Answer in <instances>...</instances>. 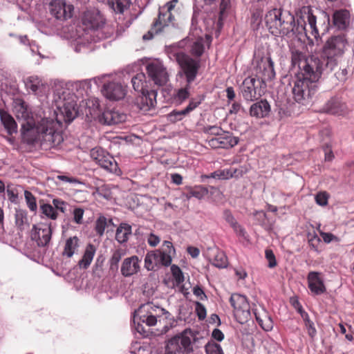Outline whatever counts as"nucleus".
Masks as SVG:
<instances>
[{"instance_id": "obj_26", "label": "nucleus", "mask_w": 354, "mask_h": 354, "mask_svg": "<svg viewBox=\"0 0 354 354\" xmlns=\"http://www.w3.org/2000/svg\"><path fill=\"white\" fill-rule=\"evenodd\" d=\"M270 111V106L266 100H260L253 104L250 109V115L257 118L268 116Z\"/></svg>"}, {"instance_id": "obj_64", "label": "nucleus", "mask_w": 354, "mask_h": 354, "mask_svg": "<svg viewBox=\"0 0 354 354\" xmlns=\"http://www.w3.org/2000/svg\"><path fill=\"white\" fill-rule=\"evenodd\" d=\"M208 145L212 148H221L219 137L218 138H212L207 140Z\"/></svg>"}, {"instance_id": "obj_10", "label": "nucleus", "mask_w": 354, "mask_h": 354, "mask_svg": "<svg viewBox=\"0 0 354 354\" xmlns=\"http://www.w3.org/2000/svg\"><path fill=\"white\" fill-rule=\"evenodd\" d=\"M254 71L261 84L272 80L276 75L274 69V62L270 57H261L255 60Z\"/></svg>"}, {"instance_id": "obj_6", "label": "nucleus", "mask_w": 354, "mask_h": 354, "mask_svg": "<svg viewBox=\"0 0 354 354\" xmlns=\"http://www.w3.org/2000/svg\"><path fill=\"white\" fill-rule=\"evenodd\" d=\"M196 335L191 329H185L179 335L170 339L166 346L165 354H188L193 351L192 342Z\"/></svg>"}, {"instance_id": "obj_21", "label": "nucleus", "mask_w": 354, "mask_h": 354, "mask_svg": "<svg viewBox=\"0 0 354 354\" xmlns=\"http://www.w3.org/2000/svg\"><path fill=\"white\" fill-rule=\"evenodd\" d=\"M141 93L142 96L138 102L140 109L143 111H147L154 108L156 104V90L148 88Z\"/></svg>"}, {"instance_id": "obj_31", "label": "nucleus", "mask_w": 354, "mask_h": 354, "mask_svg": "<svg viewBox=\"0 0 354 354\" xmlns=\"http://www.w3.org/2000/svg\"><path fill=\"white\" fill-rule=\"evenodd\" d=\"M219 140L223 149H230L236 146L239 142V138L234 136L232 133L225 131L219 136Z\"/></svg>"}, {"instance_id": "obj_34", "label": "nucleus", "mask_w": 354, "mask_h": 354, "mask_svg": "<svg viewBox=\"0 0 354 354\" xmlns=\"http://www.w3.org/2000/svg\"><path fill=\"white\" fill-rule=\"evenodd\" d=\"M187 192L186 193L187 198L189 199L194 197L198 200L203 198L208 194V189L203 185H196L194 187H189L187 188Z\"/></svg>"}, {"instance_id": "obj_11", "label": "nucleus", "mask_w": 354, "mask_h": 354, "mask_svg": "<svg viewBox=\"0 0 354 354\" xmlns=\"http://www.w3.org/2000/svg\"><path fill=\"white\" fill-rule=\"evenodd\" d=\"M261 84V82L255 77L245 78L240 86L243 97L247 101H254L259 98L263 93Z\"/></svg>"}, {"instance_id": "obj_52", "label": "nucleus", "mask_w": 354, "mask_h": 354, "mask_svg": "<svg viewBox=\"0 0 354 354\" xmlns=\"http://www.w3.org/2000/svg\"><path fill=\"white\" fill-rule=\"evenodd\" d=\"M265 255L267 261H268V267L270 268L276 267L277 263L273 251L270 249H267L265 251Z\"/></svg>"}, {"instance_id": "obj_20", "label": "nucleus", "mask_w": 354, "mask_h": 354, "mask_svg": "<svg viewBox=\"0 0 354 354\" xmlns=\"http://www.w3.org/2000/svg\"><path fill=\"white\" fill-rule=\"evenodd\" d=\"M82 24L85 29L96 30L102 26L104 19L101 15L97 12L87 11L84 13L82 17Z\"/></svg>"}, {"instance_id": "obj_48", "label": "nucleus", "mask_w": 354, "mask_h": 354, "mask_svg": "<svg viewBox=\"0 0 354 354\" xmlns=\"http://www.w3.org/2000/svg\"><path fill=\"white\" fill-rule=\"evenodd\" d=\"M107 226L106 218L104 216H100L95 221V230L97 235L102 236Z\"/></svg>"}, {"instance_id": "obj_28", "label": "nucleus", "mask_w": 354, "mask_h": 354, "mask_svg": "<svg viewBox=\"0 0 354 354\" xmlns=\"http://www.w3.org/2000/svg\"><path fill=\"white\" fill-rule=\"evenodd\" d=\"M0 119L9 135L17 132V127L14 118L3 109H0Z\"/></svg>"}, {"instance_id": "obj_45", "label": "nucleus", "mask_w": 354, "mask_h": 354, "mask_svg": "<svg viewBox=\"0 0 354 354\" xmlns=\"http://www.w3.org/2000/svg\"><path fill=\"white\" fill-rule=\"evenodd\" d=\"M24 197L29 209L31 212H35L37 209L35 196L30 191L25 190Z\"/></svg>"}, {"instance_id": "obj_60", "label": "nucleus", "mask_w": 354, "mask_h": 354, "mask_svg": "<svg viewBox=\"0 0 354 354\" xmlns=\"http://www.w3.org/2000/svg\"><path fill=\"white\" fill-rule=\"evenodd\" d=\"M308 335L313 339L317 335V330L314 326L313 322H308L305 324Z\"/></svg>"}, {"instance_id": "obj_12", "label": "nucleus", "mask_w": 354, "mask_h": 354, "mask_svg": "<svg viewBox=\"0 0 354 354\" xmlns=\"http://www.w3.org/2000/svg\"><path fill=\"white\" fill-rule=\"evenodd\" d=\"M146 70L149 77L155 84L162 86L167 82L169 75L166 68L161 62L158 61L150 62L147 65Z\"/></svg>"}, {"instance_id": "obj_43", "label": "nucleus", "mask_w": 354, "mask_h": 354, "mask_svg": "<svg viewBox=\"0 0 354 354\" xmlns=\"http://www.w3.org/2000/svg\"><path fill=\"white\" fill-rule=\"evenodd\" d=\"M8 200L14 204H17L19 202V192L17 188L13 185L8 184L6 187V191Z\"/></svg>"}, {"instance_id": "obj_39", "label": "nucleus", "mask_w": 354, "mask_h": 354, "mask_svg": "<svg viewBox=\"0 0 354 354\" xmlns=\"http://www.w3.org/2000/svg\"><path fill=\"white\" fill-rule=\"evenodd\" d=\"M223 218L225 221L233 228L236 233L239 235L244 234V229L239 224L229 209H225L223 212Z\"/></svg>"}, {"instance_id": "obj_15", "label": "nucleus", "mask_w": 354, "mask_h": 354, "mask_svg": "<svg viewBox=\"0 0 354 354\" xmlns=\"http://www.w3.org/2000/svg\"><path fill=\"white\" fill-rule=\"evenodd\" d=\"M322 109L325 113L338 116H345L350 113L346 103L339 97H331L324 104Z\"/></svg>"}, {"instance_id": "obj_49", "label": "nucleus", "mask_w": 354, "mask_h": 354, "mask_svg": "<svg viewBox=\"0 0 354 354\" xmlns=\"http://www.w3.org/2000/svg\"><path fill=\"white\" fill-rule=\"evenodd\" d=\"M204 100L203 96H197L196 97H193L189 100V104L184 109V112L183 113H189L191 111L194 110L196 107H198Z\"/></svg>"}, {"instance_id": "obj_56", "label": "nucleus", "mask_w": 354, "mask_h": 354, "mask_svg": "<svg viewBox=\"0 0 354 354\" xmlns=\"http://www.w3.org/2000/svg\"><path fill=\"white\" fill-rule=\"evenodd\" d=\"M321 242L320 239L317 234L310 235L308 238V244L310 247L314 250H318V246Z\"/></svg>"}, {"instance_id": "obj_40", "label": "nucleus", "mask_w": 354, "mask_h": 354, "mask_svg": "<svg viewBox=\"0 0 354 354\" xmlns=\"http://www.w3.org/2000/svg\"><path fill=\"white\" fill-rule=\"evenodd\" d=\"M212 265L218 268H224L227 266V258L225 254L221 250H216L214 252V257L210 260Z\"/></svg>"}, {"instance_id": "obj_24", "label": "nucleus", "mask_w": 354, "mask_h": 354, "mask_svg": "<svg viewBox=\"0 0 354 354\" xmlns=\"http://www.w3.org/2000/svg\"><path fill=\"white\" fill-rule=\"evenodd\" d=\"M351 14L346 9L335 10L333 15V23L339 30H345L349 25Z\"/></svg>"}, {"instance_id": "obj_38", "label": "nucleus", "mask_w": 354, "mask_h": 354, "mask_svg": "<svg viewBox=\"0 0 354 354\" xmlns=\"http://www.w3.org/2000/svg\"><path fill=\"white\" fill-rule=\"evenodd\" d=\"M307 22L310 30V34L316 40L320 39L319 28L317 26V17L313 14L312 9L308 8Z\"/></svg>"}, {"instance_id": "obj_32", "label": "nucleus", "mask_w": 354, "mask_h": 354, "mask_svg": "<svg viewBox=\"0 0 354 354\" xmlns=\"http://www.w3.org/2000/svg\"><path fill=\"white\" fill-rule=\"evenodd\" d=\"M133 88L136 91L142 93L148 89L145 74L143 73H137L131 79Z\"/></svg>"}, {"instance_id": "obj_44", "label": "nucleus", "mask_w": 354, "mask_h": 354, "mask_svg": "<svg viewBox=\"0 0 354 354\" xmlns=\"http://www.w3.org/2000/svg\"><path fill=\"white\" fill-rule=\"evenodd\" d=\"M131 3V0H115L112 3L113 10L118 13H123L127 10Z\"/></svg>"}, {"instance_id": "obj_8", "label": "nucleus", "mask_w": 354, "mask_h": 354, "mask_svg": "<svg viewBox=\"0 0 354 354\" xmlns=\"http://www.w3.org/2000/svg\"><path fill=\"white\" fill-rule=\"evenodd\" d=\"M230 302L234 308V315L236 320L243 324L250 319V306L245 296L234 293L230 299Z\"/></svg>"}, {"instance_id": "obj_17", "label": "nucleus", "mask_w": 354, "mask_h": 354, "mask_svg": "<svg viewBox=\"0 0 354 354\" xmlns=\"http://www.w3.org/2000/svg\"><path fill=\"white\" fill-rule=\"evenodd\" d=\"M102 92L109 100L118 101L122 99L125 94V88L119 82H109L104 84Z\"/></svg>"}, {"instance_id": "obj_54", "label": "nucleus", "mask_w": 354, "mask_h": 354, "mask_svg": "<svg viewBox=\"0 0 354 354\" xmlns=\"http://www.w3.org/2000/svg\"><path fill=\"white\" fill-rule=\"evenodd\" d=\"M196 308L195 310L196 313V315L198 316V318L200 320H203L206 317V308L201 303L196 301Z\"/></svg>"}, {"instance_id": "obj_35", "label": "nucleus", "mask_w": 354, "mask_h": 354, "mask_svg": "<svg viewBox=\"0 0 354 354\" xmlns=\"http://www.w3.org/2000/svg\"><path fill=\"white\" fill-rule=\"evenodd\" d=\"M165 12L163 11L162 9H160L158 17L153 23V28L155 30L156 32H160L163 28L167 26L174 19V18L168 19L167 15H165Z\"/></svg>"}, {"instance_id": "obj_51", "label": "nucleus", "mask_w": 354, "mask_h": 354, "mask_svg": "<svg viewBox=\"0 0 354 354\" xmlns=\"http://www.w3.org/2000/svg\"><path fill=\"white\" fill-rule=\"evenodd\" d=\"M205 348L207 354H223L221 346L213 342H208Z\"/></svg>"}, {"instance_id": "obj_3", "label": "nucleus", "mask_w": 354, "mask_h": 354, "mask_svg": "<svg viewBox=\"0 0 354 354\" xmlns=\"http://www.w3.org/2000/svg\"><path fill=\"white\" fill-rule=\"evenodd\" d=\"M348 46V41L344 33L334 35L328 37L322 47L321 57L313 55L321 63L322 72L325 70L328 72L333 71L338 66Z\"/></svg>"}, {"instance_id": "obj_29", "label": "nucleus", "mask_w": 354, "mask_h": 354, "mask_svg": "<svg viewBox=\"0 0 354 354\" xmlns=\"http://www.w3.org/2000/svg\"><path fill=\"white\" fill-rule=\"evenodd\" d=\"M131 233V226L128 223H122L116 230L115 240L120 243H124L127 242Z\"/></svg>"}, {"instance_id": "obj_42", "label": "nucleus", "mask_w": 354, "mask_h": 354, "mask_svg": "<svg viewBox=\"0 0 354 354\" xmlns=\"http://www.w3.org/2000/svg\"><path fill=\"white\" fill-rule=\"evenodd\" d=\"M204 50L203 39L200 38L193 43L190 53L194 57L199 58L203 54Z\"/></svg>"}, {"instance_id": "obj_5", "label": "nucleus", "mask_w": 354, "mask_h": 354, "mask_svg": "<svg viewBox=\"0 0 354 354\" xmlns=\"http://www.w3.org/2000/svg\"><path fill=\"white\" fill-rule=\"evenodd\" d=\"M175 248L171 241H165L162 248L147 253L145 258V267L147 270H153L160 266H169L171 263V255Z\"/></svg>"}, {"instance_id": "obj_25", "label": "nucleus", "mask_w": 354, "mask_h": 354, "mask_svg": "<svg viewBox=\"0 0 354 354\" xmlns=\"http://www.w3.org/2000/svg\"><path fill=\"white\" fill-rule=\"evenodd\" d=\"M252 313L257 322L263 330L266 331L272 330L273 326L272 321L263 308L255 307L252 308Z\"/></svg>"}, {"instance_id": "obj_9", "label": "nucleus", "mask_w": 354, "mask_h": 354, "mask_svg": "<svg viewBox=\"0 0 354 354\" xmlns=\"http://www.w3.org/2000/svg\"><path fill=\"white\" fill-rule=\"evenodd\" d=\"M91 158L102 168L110 173L120 174V169L114 158L102 148H93L91 151Z\"/></svg>"}, {"instance_id": "obj_62", "label": "nucleus", "mask_w": 354, "mask_h": 354, "mask_svg": "<svg viewBox=\"0 0 354 354\" xmlns=\"http://www.w3.org/2000/svg\"><path fill=\"white\" fill-rule=\"evenodd\" d=\"M160 238L153 233H151L147 239V242L150 246L155 247L160 243Z\"/></svg>"}, {"instance_id": "obj_53", "label": "nucleus", "mask_w": 354, "mask_h": 354, "mask_svg": "<svg viewBox=\"0 0 354 354\" xmlns=\"http://www.w3.org/2000/svg\"><path fill=\"white\" fill-rule=\"evenodd\" d=\"M328 197L329 196L327 192H321L317 193L315 196V201L318 205L325 206L328 204Z\"/></svg>"}, {"instance_id": "obj_57", "label": "nucleus", "mask_w": 354, "mask_h": 354, "mask_svg": "<svg viewBox=\"0 0 354 354\" xmlns=\"http://www.w3.org/2000/svg\"><path fill=\"white\" fill-rule=\"evenodd\" d=\"M329 21H330L329 16L326 12H324L322 14V17H320L319 19V24L321 26V28L323 29L324 31H326L328 30Z\"/></svg>"}, {"instance_id": "obj_47", "label": "nucleus", "mask_w": 354, "mask_h": 354, "mask_svg": "<svg viewBox=\"0 0 354 354\" xmlns=\"http://www.w3.org/2000/svg\"><path fill=\"white\" fill-rule=\"evenodd\" d=\"M41 213L51 219H56L57 212L55 208L50 204H43L40 205Z\"/></svg>"}, {"instance_id": "obj_13", "label": "nucleus", "mask_w": 354, "mask_h": 354, "mask_svg": "<svg viewBox=\"0 0 354 354\" xmlns=\"http://www.w3.org/2000/svg\"><path fill=\"white\" fill-rule=\"evenodd\" d=\"M49 10L57 19L65 21L73 17L74 6L64 0H53L49 3Z\"/></svg>"}, {"instance_id": "obj_33", "label": "nucleus", "mask_w": 354, "mask_h": 354, "mask_svg": "<svg viewBox=\"0 0 354 354\" xmlns=\"http://www.w3.org/2000/svg\"><path fill=\"white\" fill-rule=\"evenodd\" d=\"M95 252V247L93 244H88L86 247L82 259L79 262L80 266L85 269L87 268L91 263Z\"/></svg>"}, {"instance_id": "obj_23", "label": "nucleus", "mask_w": 354, "mask_h": 354, "mask_svg": "<svg viewBox=\"0 0 354 354\" xmlns=\"http://www.w3.org/2000/svg\"><path fill=\"white\" fill-rule=\"evenodd\" d=\"M25 85L28 90L39 96L44 95L47 89V85L37 76L28 77L25 81Z\"/></svg>"}, {"instance_id": "obj_55", "label": "nucleus", "mask_w": 354, "mask_h": 354, "mask_svg": "<svg viewBox=\"0 0 354 354\" xmlns=\"http://www.w3.org/2000/svg\"><path fill=\"white\" fill-rule=\"evenodd\" d=\"M84 211L82 208H75L73 210V220L77 224L83 223V216Z\"/></svg>"}, {"instance_id": "obj_41", "label": "nucleus", "mask_w": 354, "mask_h": 354, "mask_svg": "<svg viewBox=\"0 0 354 354\" xmlns=\"http://www.w3.org/2000/svg\"><path fill=\"white\" fill-rule=\"evenodd\" d=\"M125 254V250L122 248L116 249L109 260L110 270H117L118 268V263L122 257Z\"/></svg>"}, {"instance_id": "obj_50", "label": "nucleus", "mask_w": 354, "mask_h": 354, "mask_svg": "<svg viewBox=\"0 0 354 354\" xmlns=\"http://www.w3.org/2000/svg\"><path fill=\"white\" fill-rule=\"evenodd\" d=\"M171 272L174 279L177 285H180L184 281V275L180 268L176 265L171 266Z\"/></svg>"}, {"instance_id": "obj_16", "label": "nucleus", "mask_w": 354, "mask_h": 354, "mask_svg": "<svg viewBox=\"0 0 354 354\" xmlns=\"http://www.w3.org/2000/svg\"><path fill=\"white\" fill-rule=\"evenodd\" d=\"M158 310H159V308L154 306L152 303H147L141 305L137 313L140 321L146 323L149 326H153L157 323L156 311Z\"/></svg>"}, {"instance_id": "obj_63", "label": "nucleus", "mask_w": 354, "mask_h": 354, "mask_svg": "<svg viewBox=\"0 0 354 354\" xmlns=\"http://www.w3.org/2000/svg\"><path fill=\"white\" fill-rule=\"evenodd\" d=\"M320 235L323 239L324 241L326 243H329L334 240H337V238L331 233L321 232Z\"/></svg>"}, {"instance_id": "obj_1", "label": "nucleus", "mask_w": 354, "mask_h": 354, "mask_svg": "<svg viewBox=\"0 0 354 354\" xmlns=\"http://www.w3.org/2000/svg\"><path fill=\"white\" fill-rule=\"evenodd\" d=\"M291 62L294 68H298L292 88L293 97L298 103L305 104L316 91V83L323 73L322 64L313 56L306 57L299 50L292 51Z\"/></svg>"}, {"instance_id": "obj_2", "label": "nucleus", "mask_w": 354, "mask_h": 354, "mask_svg": "<svg viewBox=\"0 0 354 354\" xmlns=\"http://www.w3.org/2000/svg\"><path fill=\"white\" fill-rule=\"evenodd\" d=\"M61 123L54 119L44 118L34 125L27 123L22 126L21 137L28 145L39 144L44 149L59 146L64 140L59 131Z\"/></svg>"}, {"instance_id": "obj_58", "label": "nucleus", "mask_w": 354, "mask_h": 354, "mask_svg": "<svg viewBox=\"0 0 354 354\" xmlns=\"http://www.w3.org/2000/svg\"><path fill=\"white\" fill-rule=\"evenodd\" d=\"M205 132H207L211 135L218 136L219 137L225 131L219 127L209 126L205 129Z\"/></svg>"}, {"instance_id": "obj_14", "label": "nucleus", "mask_w": 354, "mask_h": 354, "mask_svg": "<svg viewBox=\"0 0 354 354\" xmlns=\"http://www.w3.org/2000/svg\"><path fill=\"white\" fill-rule=\"evenodd\" d=\"M51 235L52 230L49 224L41 223L32 227L31 238L39 247L46 246L51 239Z\"/></svg>"}, {"instance_id": "obj_22", "label": "nucleus", "mask_w": 354, "mask_h": 354, "mask_svg": "<svg viewBox=\"0 0 354 354\" xmlns=\"http://www.w3.org/2000/svg\"><path fill=\"white\" fill-rule=\"evenodd\" d=\"M140 260L137 256L124 259L121 266V274L124 277H130L140 271Z\"/></svg>"}, {"instance_id": "obj_18", "label": "nucleus", "mask_w": 354, "mask_h": 354, "mask_svg": "<svg viewBox=\"0 0 354 354\" xmlns=\"http://www.w3.org/2000/svg\"><path fill=\"white\" fill-rule=\"evenodd\" d=\"M57 108L66 122H71L77 115V104L73 99H64L57 105Z\"/></svg>"}, {"instance_id": "obj_37", "label": "nucleus", "mask_w": 354, "mask_h": 354, "mask_svg": "<svg viewBox=\"0 0 354 354\" xmlns=\"http://www.w3.org/2000/svg\"><path fill=\"white\" fill-rule=\"evenodd\" d=\"M102 118L104 123L109 125L115 124L124 120V115H120L115 111L108 110L102 113Z\"/></svg>"}, {"instance_id": "obj_30", "label": "nucleus", "mask_w": 354, "mask_h": 354, "mask_svg": "<svg viewBox=\"0 0 354 354\" xmlns=\"http://www.w3.org/2000/svg\"><path fill=\"white\" fill-rule=\"evenodd\" d=\"M15 220V225L20 231H23L26 227H29L28 213L25 209H16Z\"/></svg>"}, {"instance_id": "obj_61", "label": "nucleus", "mask_w": 354, "mask_h": 354, "mask_svg": "<svg viewBox=\"0 0 354 354\" xmlns=\"http://www.w3.org/2000/svg\"><path fill=\"white\" fill-rule=\"evenodd\" d=\"M193 293L201 300H204L207 298L203 290L198 286L194 287Z\"/></svg>"}, {"instance_id": "obj_19", "label": "nucleus", "mask_w": 354, "mask_h": 354, "mask_svg": "<svg viewBox=\"0 0 354 354\" xmlns=\"http://www.w3.org/2000/svg\"><path fill=\"white\" fill-rule=\"evenodd\" d=\"M307 280L308 288L315 295H319L326 292V289L321 277V273L311 271L308 274Z\"/></svg>"}, {"instance_id": "obj_36", "label": "nucleus", "mask_w": 354, "mask_h": 354, "mask_svg": "<svg viewBox=\"0 0 354 354\" xmlns=\"http://www.w3.org/2000/svg\"><path fill=\"white\" fill-rule=\"evenodd\" d=\"M79 239L75 236L68 238L66 241L63 255L69 258L71 257L79 247Z\"/></svg>"}, {"instance_id": "obj_4", "label": "nucleus", "mask_w": 354, "mask_h": 354, "mask_svg": "<svg viewBox=\"0 0 354 354\" xmlns=\"http://www.w3.org/2000/svg\"><path fill=\"white\" fill-rule=\"evenodd\" d=\"M265 23L268 31L274 36L283 37L295 32V21L294 15L281 10L274 8L265 16Z\"/></svg>"}, {"instance_id": "obj_7", "label": "nucleus", "mask_w": 354, "mask_h": 354, "mask_svg": "<svg viewBox=\"0 0 354 354\" xmlns=\"http://www.w3.org/2000/svg\"><path fill=\"white\" fill-rule=\"evenodd\" d=\"M174 57L185 77L186 82L191 84L196 80L201 68L200 60L192 58L182 51L175 53Z\"/></svg>"}, {"instance_id": "obj_59", "label": "nucleus", "mask_w": 354, "mask_h": 354, "mask_svg": "<svg viewBox=\"0 0 354 354\" xmlns=\"http://www.w3.org/2000/svg\"><path fill=\"white\" fill-rule=\"evenodd\" d=\"M175 6L176 5H174V3H173L171 1H169L165 4V6L163 8H161L162 9L163 11L165 12V15H167L168 19L174 18V16L171 14V10L174 8Z\"/></svg>"}, {"instance_id": "obj_27", "label": "nucleus", "mask_w": 354, "mask_h": 354, "mask_svg": "<svg viewBox=\"0 0 354 354\" xmlns=\"http://www.w3.org/2000/svg\"><path fill=\"white\" fill-rule=\"evenodd\" d=\"M241 174L237 169H218L209 175H205L204 177L207 178H212L218 180H228L233 177H238Z\"/></svg>"}, {"instance_id": "obj_46", "label": "nucleus", "mask_w": 354, "mask_h": 354, "mask_svg": "<svg viewBox=\"0 0 354 354\" xmlns=\"http://www.w3.org/2000/svg\"><path fill=\"white\" fill-rule=\"evenodd\" d=\"M190 84L187 83L184 88H181L176 91L175 100L181 103L189 97Z\"/></svg>"}]
</instances>
